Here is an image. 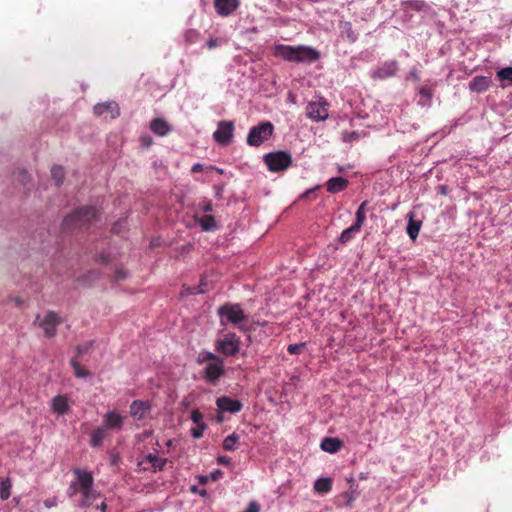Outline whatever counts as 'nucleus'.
<instances>
[{"label": "nucleus", "mask_w": 512, "mask_h": 512, "mask_svg": "<svg viewBox=\"0 0 512 512\" xmlns=\"http://www.w3.org/2000/svg\"><path fill=\"white\" fill-rule=\"evenodd\" d=\"M273 55L283 61L298 65H311L321 58L319 50L305 44H275L273 46Z\"/></svg>", "instance_id": "f257e3e1"}, {"label": "nucleus", "mask_w": 512, "mask_h": 512, "mask_svg": "<svg viewBox=\"0 0 512 512\" xmlns=\"http://www.w3.org/2000/svg\"><path fill=\"white\" fill-rule=\"evenodd\" d=\"M196 363L202 366L200 375L208 384L216 385L225 374L223 358L209 350L199 351L196 356Z\"/></svg>", "instance_id": "f03ea898"}, {"label": "nucleus", "mask_w": 512, "mask_h": 512, "mask_svg": "<svg viewBox=\"0 0 512 512\" xmlns=\"http://www.w3.org/2000/svg\"><path fill=\"white\" fill-rule=\"evenodd\" d=\"M98 218L99 212L94 206H83L68 214L61 226L64 231L88 229Z\"/></svg>", "instance_id": "7ed1b4c3"}, {"label": "nucleus", "mask_w": 512, "mask_h": 512, "mask_svg": "<svg viewBox=\"0 0 512 512\" xmlns=\"http://www.w3.org/2000/svg\"><path fill=\"white\" fill-rule=\"evenodd\" d=\"M219 324L222 327L231 325L241 332H249L250 329L244 322L248 319V315L243 310L240 303L226 302L217 309Z\"/></svg>", "instance_id": "20e7f679"}, {"label": "nucleus", "mask_w": 512, "mask_h": 512, "mask_svg": "<svg viewBox=\"0 0 512 512\" xmlns=\"http://www.w3.org/2000/svg\"><path fill=\"white\" fill-rule=\"evenodd\" d=\"M73 473L79 479V487L82 492V498L79 501V507H88L98 497L97 491L93 488L94 478L91 472L76 468Z\"/></svg>", "instance_id": "39448f33"}, {"label": "nucleus", "mask_w": 512, "mask_h": 512, "mask_svg": "<svg viewBox=\"0 0 512 512\" xmlns=\"http://www.w3.org/2000/svg\"><path fill=\"white\" fill-rule=\"evenodd\" d=\"M274 130L270 121H262L249 129L246 142L251 147H259L272 137Z\"/></svg>", "instance_id": "423d86ee"}, {"label": "nucleus", "mask_w": 512, "mask_h": 512, "mask_svg": "<svg viewBox=\"0 0 512 512\" xmlns=\"http://www.w3.org/2000/svg\"><path fill=\"white\" fill-rule=\"evenodd\" d=\"M215 351L225 357L237 355L241 348V338L234 332H227L215 340Z\"/></svg>", "instance_id": "0eeeda50"}, {"label": "nucleus", "mask_w": 512, "mask_h": 512, "mask_svg": "<svg viewBox=\"0 0 512 512\" xmlns=\"http://www.w3.org/2000/svg\"><path fill=\"white\" fill-rule=\"evenodd\" d=\"M263 161L271 172L285 171L293 163L291 153L286 150L269 152L263 156Z\"/></svg>", "instance_id": "6e6552de"}, {"label": "nucleus", "mask_w": 512, "mask_h": 512, "mask_svg": "<svg viewBox=\"0 0 512 512\" xmlns=\"http://www.w3.org/2000/svg\"><path fill=\"white\" fill-rule=\"evenodd\" d=\"M328 106L327 101L320 97L318 101H311L306 106L307 117L314 122H321L328 118Z\"/></svg>", "instance_id": "1a4fd4ad"}, {"label": "nucleus", "mask_w": 512, "mask_h": 512, "mask_svg": "<svg viewBox=\"0 0 512 512\" xmlns=\"http://www.w3.org/2000/svg\"><path fill=\"white\" fill-rule=\"evenodd\" d=\"M399 69L396 60H388L380 64L376 69L370 72V76L374 80H385L396 75Z\"/></svg>", "instance_id": "9d476101"}, {"label": "nucleus", "mask_w": 512, "mask_h": 512, "mask_svg": "<svg viewBox=\"0 0 512 512\" xmlns=\"http://www.w3.org/2000/svg\"><path fill=\"white\" fill-rule=\"evenodd\" d=\"M234 123L232 121H220L213 133L214 140L221 145H228L233 139Z\"/></svg>", "instance_id": "9b49d317"}, {"label": "nucleus", "mask_w": 512, "mask_h": 512, "mask_svg": "<svg viewBox=\"0 0 512 512\" xmlns=\"http://www.w3.org/2000/svg\"><path fill=\"white\" fill-rule=\"evenodd\" d=\"M126 417L123 416L120 412L117 410H109L107 411L102 418L103 427L106 430H112V431H121L124 423H125Z\"/></svg>", "instance_id": "f8f14e48"}, {"label": "nucleus", "mask_w": 512, "mask_h": 512, "mask_svg": "<svg viewBox=\"0 0 512 512\" xmlns=\"http://www.w3.org/2000/svg\"><path fill=\"white\" fill-rule=\"evenodd\" d=\"M152 406L146 400H134L130 404L129 413L134 420L146 419L151 413Z\"/></svg>", "instance_id": "ddd939ff"}, {"label": "nucleus", "mask_w": 512, "mask_h": 512, "mask_svg": "<svg viewBox=\"0 0 512 512\" xmlns=\"http://www.w3.org/2000/svg\"><path fill=\"white\" fill-rule=\"evenodd\" d=\"M37 320H39V326L43 329L46 337L51 338L56 334L59 317L55 312H48L43 319H40L38 316Z\"/></svg>", "instance_id": "4468645a"}, {"label": "nucleus", "mask_w": 512, "mask_h": 512, "mask_svg": "<svg viewBox=\"0 0 512 512\" xmlns=\"http://www.w3.org/2000/svg\"><path fill=\"white\" fill-rule=\"evenodd\" d=\"M94 113L105 119H114L119 116V107L115 101L98 103L93 108Z\"/></svg>", "instance_id": "2eb2a0df"}, {"label": "nucleus", "mask_w": 512, "mask_h": 512, "mask_svg": "<svg viewBox=\"0 0 512 512\" xmlns=\"http://www.w3.org/2000/svg\"><path fill=\"white\" fill-rule=\"evenodd\" d=\"M216 406L220 410V412H228L231 414H236L240 412L243 408V404L241 401L233 399L229 396L218 397L216 399Z\"/></svg>", "instance_id": "dca6fc26"}, {"label": "nucleus", "mask_w": 512, "mask_h": 512, "mask_svg": "<svg viewBox=\"0 0 512 512\" xmlns=\"http://www.w3.org/2000/svg\"><path fill=\"white\" fill-rule=\"evenodd\" d=\"M239 5L240 0H214L215 10L222 17L233 14Z\"/></svg>", "instance_id": "f3484780"}, {"label": "nucleus", "mask_w": 512, "mask_h": 512, "mask_svg": "<svg viewBox=\"0 0 512 512\" xmlns=\"http://www.w3.org/2000/svg\"><path fill=\"white\" fill-rule=\"evenodd\" d=\"M51 410L57 415H65L70 411L68 397L64 394H59L51 400Z\"/></svg>", "instance_id": "a211bd4d"}, {"label": "nucleus", "mask_w": 512, "mask_h": 512, "mask_svg": "<svg viewBox=\"0 0 512 512\" xmlns=\"http://www.w3.org/2000/svg\"><path fill=\"white\" fill-rule=\"evenodd\" d=\"M491 84V79L487 76H475L469 82V89L475 93L485 92Z\"/></svg>", "instance_id": "6ab92c4d"}, {"label": "nucleus", "mask_w": 512, "mask_h": 512, "mask_svg": "<svg viewBox=\"0 0 512 512\" xmlns=\"http://www.w3.org/2000/svg\"><path fill=\"white\" fill-rule=\"evenodd\" d=\"M342 441L337 437H324L321 441L320 448L327 453L334 454L342 447Z\"/></svg>", "instance_id": "aec40b11"}, {"label": "nucleus", "mask_w": 512, "mask_h": 512, "mask_svg": "<svg viewBox=\"0 0 512 512\" xmlns=\"http://www.w3.org/2000/svg\"><path fill=\"white\" fill-rule=\"evenodd\" d=\"M151 131L158 136H165L171 131V126L162 118L153 119L150 123Z\"/></svg>", "instance_id": "412c9836"}, {"label": "nucleus", "mask_w": 512, "mask_h": 512, "mask_svg": "<svg viewBox=\"0 0 512 512\" xmlns=\"http://www.w3.org/2000/svg\"><path fill=\"white\" fill-rule=\"evenodd\" d=\"M348 184L349 182L346 178L333 177L327 181L326 187L328 192L335 194L346 189Z\"/></svg>", "instance_id": "4be33fe9"}, {"label": "nucleus", "mask_w": 512, "mask_h": 512, "mask_svg": "<svg viewBox=\"0 0 512 512\" xmlns=\"http://www.w3.org/2000/svg\"><path fill=\"white\" fill-rule=\"evenodd\" d=\"M146 462L150 463L155 472L164 470L167 458L158 456V451L144 455Z\"/></svg>", "instance_id": "5701e85b"}, {"label": "nucleus", "mask_w": 512, "mask_h": 512, "mask_svg": "<svg viewBox=\"0 0 512 512\" xmlns=\"http://www.w3.org/2000/svg\"><path fill=\"white\" fill-rule=\"evenodd\" d=\"M417 92L420 97V99L418 100V105L423 106V107L430 106L431 100L433 97L432 89L430 87H428L427 85H423L417 89Z\"/></svg>", "instance_id": "b1692460"}, {"label": "nucleus", "mask_w": 512, "mask_h": 512, "mask_svg": "<svg viewBox=\"0 0 512 512\" xmlns=\"http://www.w3.org/2000/svg\"><path fill=\"white\" fill-rule=\"evenodd\" d=\"M339 29L342 37H345L350 43L356 42L358 36L352 29V24L349 21H342L339 24Z\"/></svg>", "instance_id": "393cba45"}, {"label": "nucleus", "mask_w": 512, "mask_h": 512, "mask_svg": "<svg viewBox=\"0 0 512 512\" xmlns=\"http://www.w3.org/2000/svg\"><path fill=\"white\" fill-rule=\"evenodd\" d=\"M421 226L422 222L420 220H415L413 218V214L411 213L409 215V221L406 227V232L412 240H415L418 237Z\"/></svg>", "instance_id": "a878e982"}, {"label": "nucleus", "mask_w": 512, "mask_h": 512, "mask_svg": "<svg viewBox=\"0 0 512 512\" xmlns=\"http://www.w3.org/2000/svg\"><path fill=\"white\" fill-rule=\"evenodd\" d=\"M106 431L103 426L94 429L90 435V445L94 448L101 446L106 437Z\"/></svg>", "instance_id": "bb28decb"}, {"label": "nucleus", "mask_w": 512, "mask_h": 512, "mask_svg": "<svg viewBox=\"0 0 512 512\" xmlns=\"http://www.w3.org/2000/svg\"><path fill=\"white\" fill-rule=\"evenodd\" d=\"M332 489V480L329 477L319 478L314 483V490L320 494H326Z\"/></svg>", "instance_id": "cd10ccee"}, {"label": "nucleus", "mask_w": 512, "mask_h": 512, "mask_svg": "<svg viewBox=\"0 0 512 512\" xmlns=\"http://www.w3.org/2000/svg\"><path fill=\"white\" fill-rule=\"evenodd\" d=\"M402 6L418 12H425L429 9V6L423 0H407L402 2Z\"/></svg>", "instance_id": "c85d7f7f"}, {"label": "nucleus", "mask_w": 512, "mask_h": 512, "mask_svg": "<svg viewBox=\"0 0 512 512\" xmlns=\"http://www.w3.org/2000/svg\"><path fill=\"white\" fill-rule=\"evenodd\" d=\"M198 223L203 231H214L216 229V221L212 215L202 216Z\"/></svg>", "instance_id": "c756f323"}, {"label": "nucleus", "mask_w": 512, "mask_h": 512, "mask_svg": "<svg viewBox=\"0 0 512 512\" xmlns=\"http://www.w3.org/2000/svg\"><path fill=\"white\" fill-rule=\"evenodd\" d=\"M367 205V201H364L360 204V206L358 207L356 213H355V227H359L361 228L362 225L364 224L365 220H366V211H365V207Z\"/></svg>", "instance_id": "7c9ffc66"}, {"label": "nucleus", "mask_w": 512, "mask_h": 512, "mask_svg": "<svg viewBox=\"0 0 512 512\" xmlns=\"http://www.w3.org/2000/svg\"><path fill=\"white\" fill-rule=\"evenodd\" d=\"M238 440H239V436L236 433H232V434L228 435L223 440V448L226 451H234L237 448Z\"/></svg>", "instance_id": "2f4dec72"}, {"label": "nucleus", "mask_w": 512, "mask_h": 512, "mask_svg": "<svg viewBox=\"0 0 512 512\" xmlns=\"http://www.w3.org/2000/svg\"><path fill=\"white\" fill-rule=\"evenodd\" d=\"M51 177L57 186H60L65 178L64 168L61 166H53L51 169Z\"/></svg>", "instance_id": "473e14b6"}, {"label": "nucleus", "mask_w": 512, "mask_h": 512, "mask_svg": "<svg viewBox=\"0 0 512 512\" xmlns=\"http://www.w3.org/2000/svg\"><path fill=\"white\" fill-rule=\"evenodd\" d=\"M11 486H12V483L9 478L1 480V482H0V498L2 500H7L10 497Z\"/></svg>", "instance_id": "72a5a7b5"}, {"label": "nucleus", "mask_w": 512, "mask_h": 512, "mask_svg": "<svg viewBox=\"0 0 512 512\" xmlns=\"http://www.w3.org/2000/svg\"><path fill=\"white\" fill-rule=\"evenodd\" d=\"M70 364H71V366L73 368L74 375L77 378H87V377L90 376L89 371H87L84 368H82L81 365L79 364V362L76 359H74V358L71 359Z\"/></svg>", "instance_id": "f704fd0d"}, {"label": "nucleus", "mask_w": 512, "mask_h": 512, "mask_svg": "<svg viewBox=\"0 0 512 512\" xmlns=\"http://www.w3.org/2000/svg\"><path fill=\"white\" fill-rule=\"evenodd\" d=\"M497 77L502 82H507L508 85H512V67H504L497 71Z\"/></svg>", "instance_id": "c9c22d12"}, {"label": "nucleus", "mask_w": 512, "mask_h": 512, "mask_svg": "<svg viewBox=\"0 0 512 512\" xmlns=\"http://www.w3.org/2000/svg\"><path fill=\"white\" fill-rule=\"evenodd\" d=\"M361 228L355 227V224L351 225L350 227L344 229L339 237V241L342 243H347L352 239V234L359 232Z\"/></svg>", "instance_id": "e433bc0d"}, {"label": "nucleus", "mask_w": 512, "mask_h": 512, "mask_svg": "<svg viewBox=\"0 0 512 512\" xmlns=\"http://www.w3.org/2000/svg\"><path fill=\"white\" fill-rule=\"evenodd\" d=\"M183 36L186 43L194 44L198 41L200 33L195 29H187Z\"/></svg>", "instance_id": "4c0bfd02"}, {"label": "nucleus", "mask_w": 512, "mask_h": 512, "mask_svg": "<svg viewBox=\"0 0 512 512\" xmlns=\"http://www.w3.org/2000/svg\"><path fill=\"white\" fill-rule=\"evenodd\" d=\"M305 346H306L305 342L289 344L287 347V351L291 355L298 354V353H300L302 348H304Z\"/></svg>", "instance_id": "58836bf2"}, {"label": "nucleus", "mask_w": 512, "mask_h": 512, "mask_svg": "<svg viewBox=\"0 0 512 512\" xmlns=\"http://www.w3.org/2000/svg\"><path fill=\"white\" fill-rule=\"evenodd\" d=\"M191 420L196 425H206L203 421V414L197 409L191 412Z\"/></svg>", "instance_id": "ea45409f"}, {"label": "nucleus", "mask_w": 512, "mask_h": 512, "mask_svg": "<svg viewBox=\"0 0 512 512\" xmlns=\"http://www.w3.org/2000/svg\"><path fill=\"white\" fill-rule=\"evenodd\" d=\"M78 491H81V490L79 487V479L77 478L76 481H73L70 483L68 490H67V494L69 497H73L77 494Z\"/></svg>", "instance_id": "a19ab883"}, {"label": "nucleus", "mask_w": 512, "mask_h": 512, "mask_svg": "<svg viewBox=\"0 0 512 512\" xmlns=\"http://www.w3.org/2000/svg\"><path fill=\"white\" fill-rule=\"evenodd\" d=\"M206 429V425H197V428H192L190 433L195 439H199L203 436V432Z\"/></svg>", "instance_id": "79ce46f5"}, {"label": "nucleus", "mask_w": 512, "mask_h": 512, "mask_svg": "<svg viewBox=\"0 0 512 512\" xmlns=\"http://www.w3.org/2000/svg\"><path fill=\"white\" fill-rule=\"evenodd\" d=\"M222 44V40L219 38H210L206 41V47L208 49H214Z\"/></svg>", "instance_id": "37998d69"}, {"label": "nucleus", "mask_w": 512, "mask_h": 512, "mask_svg": "<svg viewBox=\"0 0 512 512\" xmlns=\"http://www.w3.org/2000/svg\"><path fill=\"white\" fill-rule=\"evenodd\" d=\"M92 345H93V341L91 340V341H88L84 344L77 346V353L79 355H81V354L88 352L91 349Z\"/></svg>", "instance_id": "c03bdc74"}, {"label": "nucleus", "mask_w": 512, "mask_h": 512, "mask_svg": "<svg viewBox=\"0 0 512 512\" xmlns=\"http://www.w3.org/2000/svg\"><path fill=\"white\" fill-rule=\"evenodd\" d=\"M223 476V472L220 469H215L209 473V478L212 481H217L221 479Z\"/></svg>", "instance_id": "a18cd8bd"}, {"label": "nucleus", "mask_w": 512, "mask_h": 512, "mask_svg": "<svg viewBox=\"0 0 512 512\" xmlns=\"http://www.w3.org/2000/svg\"><path fill=\"white\" fill-rule=\"evenodd\" d=\"M217 462L219 464H222V465H225V466H230L231 463H232V460H231V458L229 456L221 455V456H218Z\"/></svg>", "instance_id": "49530a36"}, {"label": "nucleus", "mask_w": 512, "mask_h": 512, "mask_svg": "<svg viewBox=\"0 0 512 512\" xmlns=\"http://www.w3.org/2000/svg\"><path fill=\"white\" fill-rule=\"evenodd\" d=\"M110 464L112 466H117L121 460L118 453L111 452L109 456Z\"/></svg>", "instance_id": "de8ad7c7"}, {"label": "nucleus", "mask_w": 512, "mask_h": 512, "mask_svg": "<svg viewBox=\"0 0 512 512\" xmlns=\"http://www.w3.org/2000/svg\"><path fill=\"white\" fill-rule=\"evenodd\" d=\"M57 504H58L57 497L48 498V499L44 500V506L48 509L57 506Z\"/></svg>", "instance_id": "09e8293b"}, {"label": "nucleus", "mask_w": 512, "mask_h": 512, "mask_svg": "<svg viewBox=\"0 0 512 512\" xmlns=\"http://www.w3.org/2000/svg\"><path fill=\"white\" fill-rule=\"evenodd\" d=\"M128 273L124 269H117L115 271V279L116 280H123L127 277Z\"/></svg>", "instance_id": "8fccbe9b"}, {"label": "nucleus", "mask_w": 512, "mask_h": 512, "mask_svg": "<svg viewBox=\"0 0 512 512\" xmlns=\"http://www.w3.org/2000/svg\"><path fill=\"white\" fill-rule=\"evenodd\" d=\"M409 78L412 79L415 82H418L420 80L419 72L416 68H412L409 72Z\"/></svg>", "instance_id": "3c124183"}, {"label": "nucleus", "mask_w": 512, "mask_h": 512, "mask_svg": "<svg viewBox=\"0 0 512 512\" xmlns=\"http://www.w3.org/2000/svg\"><path fill=\"white\" fill-rule=\"evenodd\" d=\"M224 186L223 185H216L215 186V197L217 199H221L223 196Z\"/></svg>", "instance_id": "603ef678"}, {"label": "nucleus", "mask_w": 512, "mask_h": 512, "mask_svg": "<svg viewBox=\"0 0 512 512\" xmlns=\"http://www.w3.org/2000/svg\"><path fill=\"white\" fill-rule=\"evenodd\" d=\"M145 463H147V462H146L144 456L138 458L137 466L139 468V471H146L147 470V468L143 466Z\"/></svg>", "instance_id": "864d4df0"}, {"label": "nucleus", "mask_w": 512, "mask_h": 512, "mask_svg": "<svg viewBox=\"0 0 512 512\" xmlns=\"http://www.w3.org/2000/svg\"><path fill=\"white\" fill-rule=\"evenodd\" d=\"M203 169H204L203 164H201V163H195V164L192 166L191 171H192L193 173H199V172H202V171H203Z\"/></svg>", "instance_id": "5fc2aeb1"}, {"label": "nucleus", "mask_w": 512, "mask_h": 512, "mask_svg": "<svg viewBox=\"0 0 512 512\" xmlns=\"http://www.w3.org/2000/svg\"><path fill=\"white\" fill-rule=\"evenodd\" d=\"M191 491L193 493L199 494L201 497H205L207 495V491L204 489H198L196 486L191 487Z\"/></svg>", "instance_id": "6e6d98bb"}, {"label": "nucleus", "mask_w": 512, "mask_h": 512, "mask_svg": "<svg viewBox=\"0 0 512 512\" xmlns=\"http://www.w3.org/2000/svg\"><path fill=\"white\" fill-rule=\"evenodd\" d=\"M410 9L409 8H406V7H403V19L405 21H408L411 19L412 15L410 14Z\"/></svg>", "instance_id": "4d7b16f0"}, {"label": "nucleus", "mask_w": 512, "mask_h": 512, "mask_svg": "<svg viewBox=\"0 0 512 512\" xmlns=\"http://www.w3.org/2000/svg\"><path fill=\"white\" fill-rule=\"evenodd\" d=\"M208 481H210L209 474L208 475H201L199 476V482L200 484H206Z\"/></svg>", "instance_id": "13d9d810"}, {"label": "nucleus", "mask_w": 512, "mask_h": 512, "mask_svg": "<svg viewBox=\"0 0 512 512\" xmlns=\"http://www.w3.org/2000/svg\"><path fill=\"white\" fill-rule=\"evenodd\" d=\"M141 142L143 146L148 147L151 144L152 140L149 137H141Z\"/></svg>", "instance_id": "bf43d9fd"}, {"label": "nucleus", "mask_w": 512, "mask_h": 512, "mask_svg": "<svg viewBox=\"0 0 512 512\" xmlns=\"http://www.w3.org/2000/svg\"><path fill=\"white\" fill-rule=\"evenodd\" d=\"M203 211H204V212H210V211H212V206H211V204H206V205L203 207Z\"/></svg>", "instance_id": "052dcab7"}, {"label": "nucleus", "mask_w": 512, "mask_h": 512, "mask_svg": "<svg viewBox=\"0 0 512 512\" xmlns=\"http://www.w3.org/2000/svg\"><path fill=\"white\" fill-rule=\"evenodd\" d=\"M20 174L22 176V181L25 182L26 178L28 177L27 172L25 170H22Z\"/></svg>", "instance_id": "680f3d73"}, {"label": "nucleus", "mask_w": 512, "mask_h": 512, "mask_svg": "<svg viewBox=\"0 0 512 512\" xmlns=\"http://www.w3.org/2000/svg\"><path fill=\"white\" fill-rule=\"evenodd\" d=\"M97 508H100L102 512H104L105 508H106V504L105 502H102L100 506H97Z\"/></svg>", "instance_id": "e2e57ef3"}, {"label": "nucleus", "mask_w": 512, "mask_h": 512, "mask_svg": "<svg viewBox=\"0 0 512 512\" xmlns=\"http://www.w3.org/2000/svg\"><path fill=\"white\" fill-rule=\"evenodd\" d=\"M217 420H218V422H221L223 420V418L221 416H218Z\"/></svg>", "instance_id": "0e129e2a"}]
</instances>
